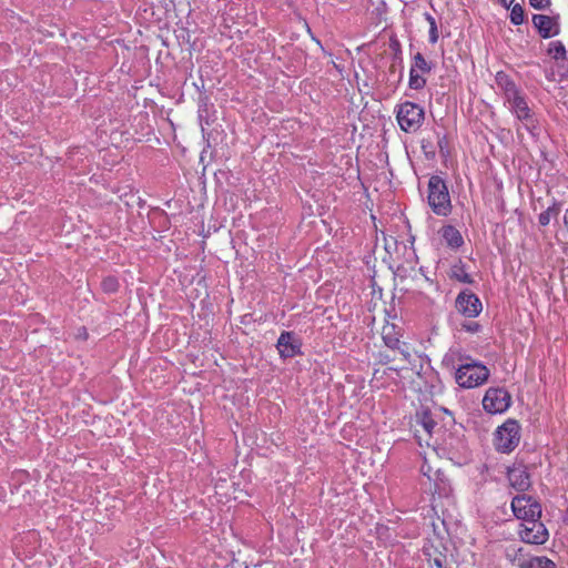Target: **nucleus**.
Listing matches in <instances>:
<instances>
[{"instance_id": "ddd939ff", "label": "nucleus", "mask_w": 568, "mask_h": 568, "mask_svg": "<svg viewBox=\"0 0 568 568\" xmlns=\"http://www.w3.org/2000/svg\"><path fill=\"white\" fill-rule=\"evenodd\" d=\"M559 17H550L546 14H534L531 18L532 26L542 39H550L560 32Z\"/></svg>"}, {"instance_id": "7c9ffc66", "label": "nucleus", "mask_w": 568, "mask_h": 568, "mask_svg": "<svg viewBox=\"0 0 568 568\" xmlns=\"http://www.w3.org/2000/svg\"><path fill=\"white\" fill-rule=\"evenodd\" d=\"M444 562H445V558H444V557H436V558H434V560H433V564H434L437 568H443V567H444Z\"/></svg>"}, {"instance_id": "6e6552de", "label": "nucleus", "mask_w": 568, "mask_h": 568, "mask_svg": "<svg viewBox=\"0 0 568 568\" xmlns=\"http://www.w3.org/2000/svg\"><path fill=\"white\" fill-rule=\"evenodd\" d=\"M511 403V396L505 388H488L483 399L484 409L490 414L506 412Z\"/></svg>"}, {"instance_id": "9b49d317", "label": "nucleus", "mask_w": 568, "mask_h": 568, "mask_svg": "<svg viewBox=\"0 0 568 568\" xmlns=\"http://www.w3.org/2000/svg\"><path fill=\"white\" fill-rule=\"evenodd\" d=\"M400 334L394 324H386L382 328V339L384 344L390 349L400 354L404 361L410 362L412 354L407 343L399 339Z\"/></svg>"}, {"instance_id": "c85d7f7f", "label": "nucleus", "mask_w": 568, "mask_h": 568, "mask_svg": "<svg viewBox=\"0 0 568 568\" xmlns=\"http://www.w3.org/2000/svg\"><path fill=\"white\" fill-rule=\"evenodd\" d=\"M377 358H378V363L382 364V365H386V364H388V363H390L392 361L395 359V357H393L389 354L384 353V352H379L377 354Z\"/></svg>"}, {"instance_id": "4be33fe9", "label": "nucleus", "mask_w": 568, "mask_h": 568, "mask_svg": "<svg viewBox=\"0 0 568 568\" xmlns=\"http://www.w3.org/2000/svg\"><path fill=\"white\" fill-rule=\"evenodd\" d=\"M424 17L426 19V21L428 22L429 24V31H428V40L432 44H435L437 41H438V38H439V33H438V28H437V23H436V20L435 18L428 13V12H425L424 13Z\"/></svg>"}, {"instance_id": "b1692460", "label": "nucleus", "mask_w": 568, "mask_h": 568, "mask_svg": "<svg viewBox=\"0 0 568 568\" xmlns=\"http://www.w3.org/2000/svg\"><path fill=\"white\" fill-rule=\"evenodd\" d=\"M419 424L423 426V428L428 433L432 434L433 429L436 427L437 423L433 418V415L429 410L422 412L419 416Z\"/></svg>"}, {"instance_id": "393cba45", "label": "nucleus", "mask_w": 568, "mask_h": 568, "mask_svg": "<svg viewBox=\"0 0 568 568\" xmlns=\"http://www.w3.org/2000/svg\"><path fill=\"white\" fill-rule=\"evenodd\" d=\"M509 18H510V22L515 26H519V24L524 23V21H525L524 8L519 3L514 4L511 7Z\"/></svg>"}, {"instance_id": "7ed1b4c3", "label": "nucleus", "mask_w": 568, "mask_h": 568, "mask_svg": "<svg viewBox=\"0 0 568 568\" xmlns=\"http://www.w3.org/2000/svg\"><path fill=\"white\" fill-rule=\"evenodd\" d=\"M489 377V369L479 362L459 365L455 373L456 383L463 388H474L483 385Z\"/></svg>"}, {"instance_id": "f03ea898", "label": "nucleus", "mask_w": 568, "mask_h": 568, "mask_svg": "<svg viewBox=\"0 0 568 568\" xmlns=\"http://www.w3.org/2000/svg\"><path fill=\"white\" fill-rule=\"evenodd\" d=\"M428 204L433 212L439 216H447L452 212V201L447 184L439 175H432L428 181Z\"/></svg>"}, {"instance_id": "f3484780", "label": "nucleus", "mask_w": 568, "mask_h": 568, "mask_svg": "<svg viewBox=\"0 0 568 568\" xmlns=\"http://www.w3.org/2000/svg\"><path fill=\"white\" fill-rule=\"evenodd\" d=\"M495 82L500 91L504 101L511 95H515L521 89L516 84V82L504 71H498L495 75Z\"/></svg>"}, {"instance_id": "20e7f679", "label": "nucleus", "mask_w": 568, "mask_h": 568, "mask_svg": "<svg viewBox=\"0 0 568 568\" xmlns=\"http://www.w3.org/2000/svg\"><path fill=\"white\" fill-rule=\"evenodd\" d=\"M424 119L425 112L419 104L406 101L397 105L396 120L404 132H416L422 126Z\"/></svg>"}, {"instance_id": "cd10ccee", "label": "nucleus", "mask_w": 568, "mask_h": 568, "mask_svg": "<svg viewBox=\"0 0 568 568\" xmlns=\"http://www.w3.org/2000/svg\"><path fill=\"white\" fill-rule=\"evenodd\" d=\"M529 4L536 10H544L550 7L551 0H529Z\"/></svg>"}, {"instance_id": "bb28decb", "label": "nucleus", "mask_w": 568, "mask_h": 568, "mask_svg": "<svg viewBox=\"0 0 568 568\" xmlns=\"http://www.w3.org/2000/svg\"><path fill=\"white\" fill-rule=\"evenodd\" d=\"M462 328L468 333H478L481 331V325L477 322H464Z\"/></svg>"}, {"instance_id": "a878e982", "label": "nucleus", "mask_w": 568, "mask_h": 568, "mask_svg": "<svg viewBox=\"0 0 568 568\" xmlns=\"http://www.w3.org/2000/svg\"><path fill=\"white\" fill-rule=\"evenodd\" d=\"M389 48L394 52V60L402 61V45L396 37L389 39Z\"/></svg>"}, {"instance_id": "6ab92c4d", "label": "nucleus", "mask_w": 568, "mask_h": 568, "mask_svg": "<svg viewBox=\"0 0 568 568\" xmlns=\"http://www.w3.org/2000/svg\"><path fill=\"white\" fill-rule=\"evenodd\" d=\"M561 212V202L556 199L552 203L538 215V223L540 226H547L551 219H557Z\"/></svg>"}, {"instance_id": "412c9836", "label": "nucleus", "mask_w": 568, "mask_h": 568, "mask_svg": "<svg viewBox=\"0 0 568 568\" xmlns=\"http://www.w3.org/2000/svg\"><path fill=\"white\" fill-rule=\"evenodd\" d=\"M547 52L557 61L566 59V47L561 41H551L548 45Z\"/></svg>"}, {"instance_id": "a211bd4d", "label": "nucleus", "mask_w": 568, "mask_h": 568, "mask_svg": "<svg viewBox=\"0 0 568 568\" xmlns=\"http://www.w3.org/2000/svg\"><path fill=\"white\" fill-rule=\"evenodd\" d=\"M448 275L452 280L458 281L460 283H474L473 277L466 271V264L462 260H458V262L452 265Z\"/></svg>"}, {"instance_id": "5701e85b", "label": "nucleus", "mask_w": 568, "mask_h": 568, "mask_svg": "<svg viewBox=\"0 0 568 568\" xmlns=\"http://www.w3.org/2000/svg\"><path fill=\"white\" fill-rule=\"evenodd\" d=\"M120 287L119 280L113 275L105 276L101 282V288L104 293L113 294Z\"/></svg>"}, {"instance_id": "f8f14e48", "label": "nucleus", "mask_w": 568, "mask_h": 568, "mask_svg": "<svg viewBox=\"0 0 568 568\" xmlns=\"http://www.w3.org/2000/svg\"><path fill=\"white\" fill-rule=\"evenodd\" d=\"M455 306L460 314L470 318L478 316L483 311L479 297L468 290L462 291L457 295Z\"/></svg>"}, {"instance_id": "473e14b6", "label": "nucleus", "mask_w": 568, "mask_h": 568, "mask_svg": "<svg viewBox=\"0 0 568 568\" xmlns=\"http://www.w3.org/2000/svg\"><path fill=\"white\" fill-rule=\"evenodd\" d=\"M515 0H499L500 4L504 6L505 8H510V6L513 4Z\"/></svg>"}, {"instance_id": "c756f323", "label": "nucleus", "mask_w": 568, "mask_h": 568, "mask_svg": "<svg viewBox=\"0 0 568 568\" xmlns=\"http://www.w3.org/2000/svg\"><path fill=\"white\" fill-rule=\"evenodd\" d=\"M437 144L442 154L448 153V141L445 135L438 139Z\"/></svg>"}, {"instance_id": "dca6fc26", "label": "nucleus", "mask_w": 568, "mask_h": 568, "mask_svg": "<svg viewBox=\"0 0 568 568\" xmlns=\"http://www.w3.org/2000/svg\"><path fill=\"white\" fill-rule=\"evenodd\" d=\"M438 234L447 245L453 251H458L464 244V237L460 231L454 225L447 224L439 229Z\"/></svg>"}, {"instance_id": "aec40b11", "label": "nucleus", "mask_w": 568, "mask_h": 568, "mask_svg": "<svg viewBox=\"0 0 568 568\" xmlns=\"http://www.w3.org/2000/svg\"><path fill=\"white\" fill-rule=\"evenodd\" d=\"M519 568H556V564L546 556H537L521 561Z\"/></svg>"}, {"instance_id": "0eeeda50", "label": "nucleus", "mask_w": 568, "mask_h": 568, "mask_svg": "<svg viewBox=\"0 0 568 568\" xmlns=\"http://www.w3.org/2000/svg\"><path fill=\"white\" fill-rule=\"evenodd\" d=\"M518 535L523 542L529 545H544L549 539V531L540 519L521 523Z\"/></svg>"}, {"instance_id": "4468645a", "label": "nucleus", "mask_w": 568, "mask_h": 568, "mask_svg": "<svg viewBox=\"0 0 568 568\" xmlns=\"http://www.w3.org/2000/svg\"><path fill=\"white\" fill-rule=\"evenodd\" d=\"M507 478L510 486L518 491H525L531 485L530 475L524 465H514L513 467H509Z\"/></svg>"}, {"instance_id": "72a5a7b5", "label": "nucleus", "mask_w": 568, "mask_h": 568, "mask_svg": "<svg viewBox=\"0 0 568 568\" xmlns=\"http://www.w3.org/2000/svg\"><path fill=\"white\" fill-rule=\"evenodd\" d=\"M564 223H565V226L568 230V209L566 210L565 215H564Z\"/></svg>"}, {"instance_id": "2eb2a0df", "label": "nucleus", "mask_w": 568, "mask_h": 568, "mask_svg": "<svg viewBox=\"0 0 568 568\" xmlns=\"http://www.w3.org/2000/svg\"><path fill=\"white\" fill-rule=\"evenodd\" d=\"M422 474L429 481L428 489L434 494H446L447 483L440 476L443 475L439 470L432 471V467L425 462L420 467Z\"/></svg>"}, {"instance_id": "1a4fd4ad", "label": "nucleus", "mask_w": 568, "mask_h": 568, "mask_svg": "<svg viewBox=\"0 0 568 568\" xmlns=\"http://www.w3.org/2000/svg\"><path fill=\"white\" fill-rule=\"evenodd\" d=\"M433 68L434 63L427 61L420 52L415 53L409 69L408 87L413 90H423L427 81L419 73H430Z\"/></svg>"}, {"instance_id": "39448f33", "label": "nucleus", "mask_w": 568, "mask_h": 568, "mask_svg": "<svg viewBox=\"0 0 568 568\" xmlns=\"http://www.w3.org/2000/svg\"><path fill=\"white\" fill-rule=\"evenodd\" d=\"M520 440V425L515 419H507L495 432V448L504 454L511 453Z\"/></svg>"}, {"instance_id": "9d476101", "label": "nucleus", "mask_w": 568, "mask_h": 568, "mask_svg": "<svg viewBox=\"0 0 568 568\" xmlns=\"http://www.w3.org/2000/svg\"><path fill=\"white\" fill-rule=\"evenodd\" d=\"M302 345V339L290 331H283L276 342V348L283 359L303 355Z\"/></svg>"}, {"instance_id": "2f4dec72", "label": "nucleus", "mask_w": 568, "mask_h": 568, "mask_svg": "<svg viewBox=\"0 0 568 568\" xmlns=\"http://www.w3.org/2000/svg\"><path fill=\"white\" fill-rule=\"evenodd\" d=\"M392 243H393L394 245H396V244H397V241H396L394 237H390V241L386 240V243H385V248H386V251H389V248H390V246H392Z\"/></svg>"}, {"instance_id": "423d86ee", "label": "nucleus", "mask_w": 568, "mask_h": 568, "mask_svg": "<svg viewBox=\"0 0 568 568\" xmlns=\"http://www.w3.org/2000/svg\"><path fill=\"white\" fill-rule=\"evenodd\" d=\"M511 510L514 516L521 523L538 520L541 518V505L532 496L520 494L513 498Z\"/></svg>"}, {"instance_id": "f257e3e1", "label": "nucleus", "mask_w": 568, "mask_h": 568, "mask_svg": "<svg viewBox=\"0 0 568 568\" xmlns=\"http://www.w3.org/2000/svg\"><path fill=\"white\" fill-rule=\"evenodd\" d=\"M504 104L531 135H536L538 120L535 112L529 106L528 98L523 90L506 99Z\"/></svg>"}]
</instances>
